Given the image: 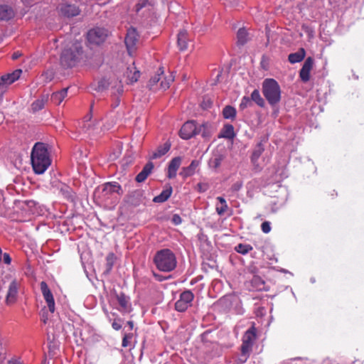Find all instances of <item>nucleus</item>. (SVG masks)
Returning a JSON list of instances; mask_svg holds the SVG:
<instances>
[{
    "mask_svg": "<svg viewBox=\"0 0 364 364\" xmlns=\"http://www.w3.org/2000/svg\"><path fill=\"white\" fill-rule=\"evenodd\" d=\"M22 73V70L20 69L16 70L11 73H8L2 75L0 77V81L4 84L6 88L8 89L9 86L17 80Z\"/></svg>",
    "mask_w": 364,
    "mask_h": 364,
    "instance_id": "obj_18",
    "label": "nucleus"
},
{
    "mask_svg": "<svg viewBox=\"0 0 364 364\" xmlns=\"http://www.w3.org/2000/svg\"><path fill=\"white\" fill-rule=\"evenodd\" d=\"M107 31L102 28H95L87 33V40L92 44L99 45L107 37Z\"/></svg>",
    "mask_w": 364,
    "mask_h": 364,
    "instance_id": "obj_10",
    "label": "nucleus"
},
{
    "mask_svg": "<svg viewBox=\"0 0 364 364\" xmlns=\"http://www.w3.org/2000/svg\"><path fill=\"white\" fill-rule=\"evenodd\" d=\"M171 221L175 225H179L181 223L182 219L178 215L175 214L173 215Z\"/></svg>",
    "mask_w": 364,
    "mask_h": 364,
    "instance_id": "obj_44",
    "label": "nucleus"
},
{
    "mask_svg": "<svg viewBox=\"0 0 364 364\" xmlns=\"http://www.w3.org/2000/svg\"><path fill=\"white\" fill-rule=\"evenodd\" d=\"M17 58V55H14V58Z\"/></svg>",
    "mask_w": 364,
    "mask_h": 364,
    "instance_id": "obj_55",
    "label": "nucleus"
},
{
    "mask_svg": "<svg viewBox=\"0 0 364 364\" xmlns=\"http://www.w3.org/2000/svg\"><path fill=\"white\" fill-rule=\"evenodd\" d=\"M48 95H43L41 97H40L39 99L34 101L31 105L33 111L37 112V111L42 109L44 107L46 102H48Z\"/></svg>",
    "mask_w": 364,
    "mask_h": 364,
    "instance_id": "obj_29",
    "label": "nucleus"
},
{
    "mask_svg": "<svg viewBox=\"0 0 364 364\" xmlns=\"http://www.w3.org/2000/svg\"><path fill=\"white\" fill-rule=\"evenodd\" d=\"M121 322H122V319H120V318L114 319L112 323V328L116 331L121 329V328H122Z\"/></svg>",
    "mask_w": 364,
    "mask_h": 364,
    "instance_id": "obj_40",
    "label": "nucleus"
},
{
    "mask_svg": "<svg viewBox=\"0 0 364 364\" xmlns=\"http://www.w3.org/2000/svg\"><path fill=\"white\" fill-rule=\"evenodd\" d=\"M261 228L263 232L268 233L271 230L270 223L268 221L263 222L261 225Z\"/></svg>",
    "mask_w": 364,
    "mask_h": 364,
    "instance_id": "obj_39",
    "label": "nucleus"
},
{
    "mask_svg": "<svg viewBox=\"0 0 364 364\" xmlns=\"http://www.w3.org/2000/svg\"><path fill=\"white\" fill-rule=\"evenodd\" d=\"M257 337V329L255 325L246 331L242 336V344L241 346V360L245 362L252 351L253 343Z\"/></svg>",
    "mask_w": 364,
    "mask_h": 364,
    "instance_id": "obj_6",
    "label": "nucleus"
},
{
    "mask_svg": "<svg viewBox=\"0 0 364 364\" xmlns=\"http://www.w3.org/2000/svg\"><path fill=\"white\" fill-rule=\"evenodd\" d=\"M250 103V99L247 97H244L242 99V102L240 105V107L241 109H245L249 105Z\"/></svg>",
    "mask_w": 364,
    "mask_h": 364,
    "instance_id": "obj_43",
    "label": "nucleus"
},
{
    "mask_svg": "<svg viewBox=\"0 0 364 364\" xmlns=\"http://www.w3.org/2000/svg\"><path fill=\"white\" fill-rule=\"evenodd\" d=\"M153 9V4L149 0H139L135 6L136 14L142 16L149 15Z\"/></svg>",
    "mask_w": 364,
    "mask_h": 364,
    "instance_id": "obj_16",
    "label": "nucleus"
},
{
    "mask_svg": "<svg viewBox=\"0 0 364 364\" xmlns=\"http://www.w3.org/2000/svg\"><path fill=\"white\" fill-rule=\"evenodd\" d=\"M171 148V143L166 141L163 145L158 147V149L153 153L152 159H158L166 154Z\"/></svg>",
    "mask_w": 364,
    "mask_h": 364,
    "instance_id": "obj_28",
    "label": "nucleus"
},
{
    "mask_svg": "<svg viewBox=\"0 0 364 364\" xmlns=\"http://www.w3.org/2000/svg\"><path fill=\"white\" fill-rule=\"evenodd\" d=\"M314 63V60L313 58L308 57L306 59L299 72V77L303 82H306L310 80V72L313 68Z\"/></svg>",
    "mask_w": 364,
    "mask_h": 364,
    "instance_id": "obj_15",
    "label": "nucleus"
},
{
    "mask_svg": "<svg viewBox=\"0 0 364 364\" xmlns=\"http://www.w3.org/2000/svg\"><path fill=\"white\" fill-rule=\"evenodd\" d=\"M68 88H64L59 92H55L51 95V101L56 105L60 104L68 95Z\"/></svg>",
    "mask_w": 364,
    "mask_h": 364,
    "instance_id": "obj_27",
    "label": "nucleus"
},
{
    "mask_svg": "<svg viewBox=\"0 0 364 364\" xmlns=\"http://www.w3.org/2000/svg\"><path fill=\"white\" fill-rule=\"evenodd\" d=\"M263 151L264 149L260 146H258V147L254 150L251 157V161L253 164H255L257 162Z\"/></svg>",
    "mask_w": 364,
    "mask_h": 364,
    "instance_id": "obj_37",
    "label": "nucleus"
},
{
    "mask_svg": "<svg viewBox=\"0 0 364 364\" xmlns=\"http://www.w3.org/2000/svg\"><path fill=\"white\" fill-rule=\"evenodd\" d=\"M241 187H242V183L237 182L232 185V190L234 191H237L240 189Z\"/></svg>",
    "mask_w": 364,
    "mask_h": 364,
    "instance_id": "obj_47",
    "label": "nucleus"
},
{
    "mask_svg": "<svg viewBox=\"0 0 364 364\" xmlns=\"http://www.w3.org/2000/svg\"><path fill=\"white\" fill-rule=\"evenodd\" d=\"M223 114L225 119H235L236 116V110L232 106H225L223 110Z\"/></svg>",
    "mask_w": 364,
    "mask_h": 364,
    "instance_id": "obj_33",
    "label": "nucleus"
},
{
    "mask_svg": "<svg viewBox=\"0 0 364 364\" xmlns=\"http://www.w3.org/2000/svg\"><path fill=\"white\" fill-rule=\"evenodd\" d=\"M82 57V48L80 43L75 42L65 47L60 55V63L65 68L75 66Z\"/></svg>",
    "mask_w": 364,
    "mask_h": 364,
    "instance_id": "obj_2",
    "label": "nucleus"
},
{
    "mask_svg": "<svg viewBox=\"0 0 364 364\" xmlns=\"http://www.w3.org/2000/svg\"><path fill=\"white\" fill-rule=\"evenodd\" d=\"M139 41V35L136 31V29L131 28L127 31V33L125 38V44L127 46V49L130 55H132L136 48L137 43Z\"/></svg>",
    "mask_w": 364,
    "mask_h": 364,
    "instance_id": "obj_11",
    "label": "nucleus"
},
{
    "mask_svg": "<svg viewBox=\"0 0 364 364\" xmlns=\"http://www.w3.org/2000/svg\"><path fill=\"white\" fill-rule=\"evenodd\" d=\"M224 156L219 153H214L208 161V166L210 168L217 169L221 164Z\"/></svg>",
    "mask_w": 364,
    "mask_h": 364,
    "instance_id": "obj_26",
    "label": "nucleus"
},
{
    "mask_svg": "<svg viewBox=\"0 0 364 364\" xmlns=\"http://www.w3.org/2000/svg\"><path fill=\"white\" fill-rule=\"evenodd\" d=\"M15 15L14 11L11 6L8 5L0 6V20L9 21Z\"/></svg>",
    "mask_w": 364,
    "mask_h": 364,
    "instance_id": "obj_21",
    "label": "nucleus"
},
{
    "mask_svg": "<svg viewBox=\"0 0 364 364\" xmlns=\"http://www.w3.org/2000/svg\"><path fill=\"white\" fill-rule=\"evenodd\" d=\"M306 51L304 48H301L296 53H290L288 56L289 61L292 63H299L305 58Z\"/></svg>",
    "mask_w": 364,
    "mask_h": 364,
    "instance_id": "obj_24",
    "label": "nucleus"
},
{
    "mask_svg": "<svg viewBox=\"0 0 364 364\" xmlns=\"http://www.w3.org/2000/svg\"><path fill=\"white\" fill-rule=\"evenodd\" d=\"M194 298L190 290L182 292L179 299L175 303V309L179 312L185 311L190 306Z\"/></svg>",
    "mask_w": 364,
    "mask_h": 364,
    "instance_id": "obj_9",
    "label": "nucleus"
},
{
    "mask_svg": "<svg viewBox=\"0 0 364 364\" xmlns=\"http://www.w3.org/2000/svg\"><path fill=\"white\" fill-rule=\"evenodd\" d=\"M3 257H4V262L6 264H9L11 262V258L10 257V255L8 254V253H4L3 254Z\"/></svg>",
    "mask_w": 364,
    "mask_h": 364,
    "instance_id": "obj_45",
    "label": "nucleus"
},
{
    "mask_svg": "<svg viewBox=\"0 0 364 364\" xmlns=\"http://www.w3.org/2000/svg\"><path fill=\"white\" fill-rule=\"evenodd\" d=\"M118 104H119V101H117V102L116 103V105H114V107H117V106H118Z\"/></svg>",
    "mask_w": 364,
    "mask_h": 364,
    "instance_id": "obj_54",
    "label": "nucleus"
},
{
    "mask_svg": "<svg viewBox=\"0 0 364 364\" xmlns=\"http://www.w3.org/2000/svg\"><path fill=\"white\" fill-rule=\"evenodd\" d=\"M252 250V247L250 245L247 244H239L235 247V250L242 255L248 253Z\"/></svg>",
    "mask_w": 364,
    "mask_h": 364,
    "instance_id": "obj_36",
    "label": "nucleus"
},
{
    "mask_svg": "<svg viewBox=\"0 0 364 364\" xmlns=\"http://www.w3.org/2000/svg\"><path fill=\"white\" fill-rule=\"evenodd\" d=\"M0 353H6L5 344L0 339Z\"/></svg>",
    "mask_w": 364,
    "mask_h": 364,
    "instance_id": "obj_48",
    "label": "nucleus"
},
{
    "mask_svg": "<svg viewBox=\"0 0 364 364\" xmlns=\"http://www.w3.org/2000/svg\"><path fill=\"white\" fill-rule=\"evenodd\" d=\"M41 286V290L42 292V294L43 296V298L45 301H46L48 304V307L49 309V311L51 313H53L55 311V301L53 296V294L51 293L50 289L48 287V284L46 282H41L40 284Z\"/></svg>",
    "mask_w": 364,
    "mask_h": 364,
    "instance_id": "obj_14",
    "label": "nucleus"
},
{
    "mask_svg": "<svg viewBox=\"0 0 364 364\" xmlns=\"http://www.w3.org/2000/svg\"><path fill=\"white\" fill-rule=\"evenodd\" d=\"M181 161L182 159L180 156H177L172 159V160L169 163L168 168V178H173L176 176V172L181 164Z\"/></svg>",
    "mask_w": 364,
    "mask_h": 364,
    "instance_id": "obj_19",
    "label": "nucleus"
},
{
    "mask_svg": "<svg viewBox=\"0 0 364 364\" xmlns=\"http://www.w3.org/2000/svg\"><path fill=\"white\" fill-rule=\"evenodd\" d=\"M213 132V127L209 123H204L199 127H197V134H201L205 139H208L212 136Z\"/></svg>",
    "mask_w": 364,
    "mask_h": 364,
    "instance_id": "obj_22",
    "label": "nucleus"
},
{
    "mask_svg": "<svg viewBox=\"0 0 364 364\" xmlns=\"http://www.w3.org/2000/svg\"><path fill=\"white\" fill-rule=\"evenodd\" d=\"M156 267L162 272H168L176 267L175 255L168 249L158 251L154 259Z\"/></svg>",
    "mask_w": 364,
    "mask_h": 364,
    "instance_id": "obj_3",
    "label": "nucleus"
},
{
    "mask_svg": "<svg viewBox=\"0 0 364 364\" xmlns=\"http://www.w3.org/2000/svg\"><path fill=\"white\" fill-rule=\"evenodd\" d=\"M188 41V33L186 31H181L178 34V46L181 50L187 49Z\"/></svg>",
    "mask_w": 364,
    "mask_h": 364,
    "instance_id": "obj_25",
    "label": "nucleus"
},
{
    "mask_svg": "<svg viewBox=\"0 0 364 364\" xmlns=\"http://www.w3.org/2000/svg\"><path fill=\"white\" fill-rule=\"evenodd\" d=\"M154 168V165L151 162L147 163L143 168L142 171L136 176V181L139 183L144 182L147 177L150 175Z\"/></svg>",
    "mask_w": 364,
    "mask_h": 364,
    "instance_id": "obj_23",
    "label": "nucleus"
},
{
    "mask_svg": "<svg viewBox=\"0 0 364 364\" xmlns=\"http://www.w3.org/2000/svg\"><path fill=\"white\" fill-rule=\"evenodd\" d=\"M6 359V353H0V364H2Z\"/></svg>",
    "mask_w": 364,
    "mask_h": 364,
    "instance_id": "obj_49",
    "label": "nucleus"
},
{
    "mask_svg": "<svg viewBox=\"0 0 364 364\" xmlns=\"http://www.w3.org/2000/svg\"><path fill=\"white\" fill-rule=\"evenodd\" d=\"M112 299L116 300L119 307L117 309L122 312H129L131 310V304L129 302V298L124 293H117L115 291L112 294Z\"/></svg>",
    "mask_w": 364,
    "mask_h": 364,
    "instance_id": "obj_12",
    "label": "nucleus"
},
{
    "mask_svg": "<svg viewBox=\"0 0 364 364\" xmlns=\"http://www.w3.org/2000/svg\"><path fill=\"white\" fill-rule=\"evenodd\" d=\"M173 77L169 75L168 77L164 76L163 68H160L154 76L151 77L148 82V87L153 91L165 90L169 87Z\"/></svg>",
    "mask_w": 364,
    "mask_h": 364,
    "instance_id": "obj_5",
    "label": "nucleus"
},
{
    "mask_svg": "<svg viewBox=\"0 0 364 364\" xmlns=\"http://www.w3.org/2000/svg\"><path fill=\"white\" fill-rule=\"evenodd\" d=\"M140 76V73L139 71H134L133 75L132 77H129L128 75V80L130 83H134L136 82Z\"/></svg>",
    "mask_w": 364,
    "mask_h": 364,
    "instance_id": "obj_42",
    "label": "nucleus"
},
{
    "mask_svg": "<svg viewBox=\"0 0 364 364\" xmlns=\"http://www.w3.org/2000/svg\"><path fill=\"white\" fill-rule=\"evenodd\" d=\"M172 193V188L169 186L164 190L159 196L154 198L153 201L155 203H163L167 200Z\"/></svg>",
    "mask_w": 364,
    "mask_h": 364,
    "instance_id": "obj_30",
    "label": "nucleus"
},
{
    "mask_svg": "<svg viewBox=\"0 0 364 364\" xmlns=\"http://www.w3.org/2000/svg\"><path fill=\"white\" fill-rule=\"evenodd\" d=\"M237 43L240 45H244L245 43H247L248 38H247V33L245 28H240L237 33Z\"/></svg>",
    "mask_w": 364,
    "mask_h": 364,
    "instance_id": "obj_34",
    "label": "nucleus"
},
{
    "mask_svg": "<svg viewBox=\"0 0 364 364\" xmlns=\"http://www.w3.org/2000/svg\"><path fill=\"white\" fill-rule=\"evenodd\" d=\"M220 136L226 139H232L235 136L234 128L231 124H226L224 126Z\"/></svg>",
    "mask_w": 364,
    "mask_h": 364,
    "instance_id": "obj_32",
    "label": "nucleus"
},
{
    "mask_svg": "<svg viewBox=\"0 0 364 364\" xmlns=\"http://www.w3.org/2000/svg\"><path fill=\"white\" fill-rule=\"evenodd\" d=\"M303 360V359H301V358H294V359H292V360H293V361H295V360Z\"/></svg>",
    "mask_w": 364,
    "mask_h": 364,
    "instance_id": "obj_53",
    "label": "nucleus"
},
{
    "mask_svg": "<svg viewBox=\"0 0 364 364\" xmlns=\"http://www.w3.org/2000/svg\"><path fill=\"white\" fill-rule=\"evenodd\" d=\"M8 364H21L20 362H18L16 360H11L8 363Z\"/></svg>",
    "mask_w": 364,
    "mask_h": 364,
    "instance_id": "obj_52",
    "label": "nucleus"
},
{
    "mask_svg": "<svg viewBox=\"0 0 364 364\" xmlns=\"http://www.w3.org/2000/svg\"><path fill=\"white\" fill-rule=\"evenodd\" d=\"M127 325L129 326V330H132L134 327V323L132 321H127Z\"/></svg>",
    "mask_w": 364,
    "mask_h": 364,
    "instance_id": "obj_51",
    "label": "nucleus"
},
{
    "mask_svg": "<svg viewBox=\"0 0 364 364\" xmlns=\"http://www.w3.org/2000/svg\"><path fill=\"white\" fill-rule=\"evenodd\" d=\"M217 200L219 201L220 204L216 205V212L219 215H223L228 209V204L226 200L223 197H218Z\"/></svg>",
    "mask_w": 364,
    "mask_h": 364,
    "instance_id": "obj_31",
    "label": "nucleus"
},
{
    "mask_svg": "<svg viewBox=\"0 0 364 364\" xmlns=\"http://www.w3.org/2000/svg\"><path fill=\"white\" fill-rule=\"evenodd\" d=\"M114 193H122L121 186L117 182L106 183L95 191V196L102 201L107 200Z\"/></svg>",
    "mask_w": 364,
    "mask_h": 364,
    "instance_id": "obj_7",
    "label": "nucleus"
},
{
    "mask_svg": "<svg viewBox=\"0 0 364 364\" xmlns=\"http://www.w3.org/2000/svg\"><path fill=\"white\" fill-rule=\"evenodd\" d=\"M197 134V127L193 121L186 122L180 129L179 135L183 139H189Z\"/></svg>",
    "mask_w": 364,
    "mask_h": 364,
    "instance_id": "obj_13",
    "label": "nucleus"
},
{
    "mask_svg": "<svg viewBox=\"0 0 364 364\" xmlns=\"http://www.w3.org/2000/svg\"><path fill=\"white\" fill-rule=\"evenodd\" d=\"M21 282L16 279H11L8 287L5 302L7 305L14 304L18 295V290L21 287Z\"/></svg>",
    "mask_w": 364,
    "mask_h": 364,
    "instance_id": "obj_8",
    "label": "nucleus"
},
{
    "mask_svg": "<svg viewBox=\"0 0 364 364\" xmlns=\"http://www.w3.org/2000/svg\"><path fill=\"white\" fill-rule=\"evenodd\" d=\"M199 166L200 161L193 160L188 166L182 168L180 175L184 178L191 176L196 173Z\"/></svg>",
    "mask_w": 364,
    "mask_h": 364,
    "instance_id": "obj_20",
    "label": "nucleus"
},
{
    "mask_svg": "<svg viewBox=\"0 0 364 364\" xmlns=\"http://www.w3.org/2000/svg\"><path fill=\"white\" fill-rule=\"evenodd\" d=\"M132 333H124L122 338V346L124 348L128 347L130 345V341L132 340Z\"/></svg>",
    "mask_w": 364,
    "mask_h": 364,
    "instance_id": "obj_38",
    "label": "nucleus"
},
{
    "mask_svg": "<svg viewBox=\"0 0 364 364\" xmlns=\"http://www.w3.org/2000/svg\"><path fill=\"white\" fill-rule=\"evenodd\" d=\"M198 186L200 191H203V192L205 191L206 188L204 187V185L199 183Z\"/></svg>",
    "mask_w": 364,
    "mask_h": 364,
    "instance_id": "obj_50",
    "label": "nucleus"
},
{
    "mask_svg": "<svg viewBox=\"0 0 364 364\" xmlns=\"http://www.w3.org/2000/svg\"><path fill=\"white\" fill-rule=\"evenodd\" d=\"M7 91L6 86L3 82L0 81V99H1L3 95Z\"/></svg>",
    "mask_w": 364,
    "mask_h": 364,
    "instance_id": "obj_46",
    "label": "nucleus"
},
{
    "mask_svg": "<svg viewBox=\"0 0 364 364\" xmlns=\"http://www.w3.org/2000/svg\"><path fill=\"white\" fill-rule=\"evenodd\" d=\"M251 100L259 105V107H264V101L262 98L259 92L257 90H255L251 94Z\"/></svg>",
    "mask_w": 364,
    "mask_h": 364,
    "instance_id": "obj_35",
    "label": "nucleus"
},
{
    "mask_svg": "<svg viewBox=\"0 0 364 364\" xmlns=\"http://www.w3.org/2000/svg\"><path fill=\"white\" fill-rule=\"evenodd\" d=\"M58 10L60 14L67 17H73L77 16L80 13V10L76 6L67 3L59 4Z\"/></svg>",
    "mask_w": 364,
    "mask_h": 364,
    "instance_id": "obj_17",
    "label": "nucleus"
},
{
    "mask_svg": "<svg viewBox=\"0 0 364 364\" xmlns=\"http://www.w3.org/2000/svg\"><path fill=\"white\" fill-rule=\"evenodd\" d=\"M262 92L269 105L273 106L280 102L281 89L275 80L265 79L262 83Z\"/></svg>",
    "mask_w": 364,
    "mask_h": 364,
    "instance_id": "obj_4",
    "label": "nucleus"
},
{
    "mask_svg": "<svg viewBox=\"0 0 364 364\" xmlns=\"http://www.w3.org/2000/svg\"><path fill=\"white\" fill-rule=\"evenodd\" d=\"M114 254L112 253H110L107 255V264L109 267V269H111L113 266V264H114Z\"/></svg>",
    "mask_w": 364,
    "mask_h": 364,
    "instance_id": "obj_41",
    "label": "nucleus"
},
{
    "mask_svg": "<svg viewBox=\"0 0 364 364\" xmlns=\"http://www.w3.org/2000/svg\"><path fill=\"white\" fill-rule=\"evenodd\" d=\"M31 161L35 173H43L51 164L47 144L41 142L36 143L32 149Z\"/></svg>",
    "mask_w": 364,
    "mask_h": 364,
    "instance_id": "obj_1",
    "label": "nucleus"
}]
</instances>
